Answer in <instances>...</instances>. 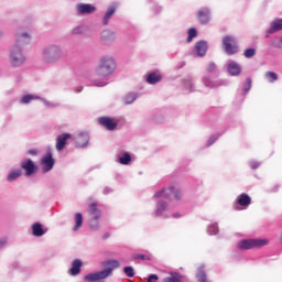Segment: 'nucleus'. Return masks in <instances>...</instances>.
Here are the masks:
<instances>
[{
    "label": "nucleus",
    "mask_w": 282,
    "mask_h": 282,
    "mask_svg": "<svg viewBox=\"0 0 282 282\" xmlns=\"http://www.w3.org/2000/svg\"><path fill=\"white\" fill-rule=\"evenodd\" d=\"M80 268H83V261L75 259L72 262V268L68 271L70 276H76V275L80 274Z\"/></svg>",
    "instance_id": "nucleus-17"
},
{
    "label": "nucleus",
    "mask_w": 282,
    "mask_h": 282,
    "mask_svg": "<svg viewBox=\"0 0 282 282\" xmlns=\"http://www.w3.org/2000/svg\"><path fill=\"white\" fill-rule=\"evenodd\" d=\"M268 246V239H246L237 243L238 250H252V248H263Z\"/></svg>",
    "instance_id": "nucleus-2"
},
{
    "label": "nucleus",
    "mask_w": 282,
    "mask_h": 282,
    "mask_svg": "<svg viewBox=\"0 0 282 282\" xmlns=\"http://www.w3.org/2000/svg\"><path fill=\"white\" fill-rule=\"evenodd\" d=\"M264 78H267V80H269L270 83H274L279 80V75H276V73L274 72H267L264 74Z\"/></svg>",
    "instance_id": "nucleus-29"
},
{
    "label": "nucleus",
    "mask_w": 282,
    "mask_h": 282,
    "mask_svg": "<svg viewBox=\"0 0 282 282\" xmlns=\"http://www.w3.org/2000/svg\"><path fill=\"white\" fill-rule=\"evenodd\" d=\"M184 275L180 272H170L167 276L163 278L162 282H183Z\"/></svg>",
    "instance_id": "nucleus-15"
},
{
    "label": "nucleus",
    "mask_w": 282,
    "mask_h": 282,
    "mask_svg": "<svg viewBox=\"0 0 282 282\" xmlns=\"http://www.w3.org/2000/svg\"><path fill=\"white\" fill-rule=\"evenodd\" d=\"M98 219L100 218H91L88 221L89 228H91V230H98V228H100V225L98 224Z\"/></svg>",
    "instance_id": "nucleus-32"
},
{
    "label": "nucleus",
    "mask_w": 282,
    "mask_h": 282,
    "mask_svg": "<svg viewBox=\"0 0 282 282\" xmlns=\"http://www.w3.org/2000/svg\"><path fill=\"white\" fill-rule=\"evenodd\" d=\"M83 228V214L77 213L75 214V226L73 228L74 231L80 230Z\"/></svg>",
    "instance_id": "nucleus-26"
},
{
    "label": "nucleus",
    "mask_w": 282,
    "mask_h": 282,
    "mask_svg": "<svg viewBox=\"0 0 282 282\" xmlns=\"http://www.w3.org/2000/svg\"><path fill=\"white\" fill-rule=\"evenodd\" d=\"M256 55H257V50L256 48H247L243 52L245 58H252Z\"/></svg>",
    "instance_id": "nucleus-33"
},
{
    "label": "nucleus",
    "mask_w": 282,
    "mask_h": 282,
    "mask_svg": "<svg viewBox=\"0 0 282 282\" xmlns=\"http://www.w3.org/2000/svg\"><path fill=\"white\" fill-rule=\"evenodd\" d=\"M228 72L231 76H239L241 74V66L236 62H231L228 65Z\"/></svg>",
    "instance_id": "nucleus-21"
},
{
    "label": "nucleus",
    "mask_w": 282,
    "mask_h": 282,
    "mask_svg": "<svg viewBox=\"0 0 282 282\" xmlns=\"http://www.w3.org/2000/svg\"><path fill=\"white\" fill-rule=\"evenodd\" d=\"M215 69H217V65L215 63H209L207 65V72L212 73L215 72Z\"/></svg>",
    "instance_id": "nucleus-41"
},
{
    "label": "nucleus",
    "mask_w": 282,
    "mask_h": 282,
    "mask_svg": "<svg viewBox=\"0 0 282 282\" xmlns=\"http://www.w3.org/2000/svg\"><path fill=\"white\" fill-rule=\"evenodd\" d=\"M209 232L210 235H217V232H219V229L217 228V226L213 225L212 227H209Z\"/></svg>",
    "instance_id": "nucleus-42"
},
{
    "label": "nucleus",
    "mask_w": 282,
    "mask_h": 282,
    "mask_svg": "<svg viewBox=\"0 0 282 282\" xmlns=\"http://www.w3.org/2000/svg\"><path fill=\"white\" fill-rule=\"evenodd\" d=\"M29 155H36V150H29Z\"/></svg>",
    "instance_id": "nucleus-47"
},
{
    "label": "nucleus",
    "mask_w": 282,
    "mask_h": 282,
    "mask_svg": "<svg viewBox=\"0 0 282 282\" xmlns=\"http://www.w3.org/2000/svg\"><path fill=\"white\" fill-rule=\"evenodd\" d=\"M67 140H72L70 133H63L57 135L55 149L57 151H63V149H65V144H67Z\"/></svg>",
    "instance_id": "nucleus-9"
},
{
    "label": "nucleus",
    "mask_w": 282,
    "mask_h": 282,
    "mask_svg": "<svg viewBox=\"0 0 282 282\" xmlns=\"http://www.w3.org/2000/svg\"><path fill=\"white\" fill-rule=\"evenodd\" d=\"M21 169H23V171H25V175L28 177H30V175H34V173H36V164H34V161H32L31 159L23 161L21 163Z\"/></svg>",
    "instance_id": "nucleus-8"
},
{
    "label": "nucleus",
    "mask_w": 282,
    "mask_h": 282,
    "mask_svg": "<svg viewBox=\"0 0 282 282\" xmlns=\"http://www.w3.org/2000/svg\"><path fill=\"white\" fill-rule=\"evenodd\" d=\"M281 30H282V19H275L271 22V26L267 31V36L269 34H274V32H281Z\"/></svg>",
    "instance_id": "nucleus-16"
},
{
    "label": "nucleus",
    "mask_w": 282,
    "mask_h": 282,
    "mask_svg": "<svg viewBox=\"0 0 282 282\" xmlns=\"http://www.w3.org/2000/svg\"><path fill=\"white\" fill-rule=\"evenodd\" d=\"M76 144L79 149H85L89 144V134L82 132L76 137Z\"/></svg>",
    "instance_id": "nucleus-12"
},
{
    "label": "nucleus",
    "mask_w": 282,
    "mask_h": 282,
    "mask_svg": "<svg viewBox=\"0 0 282 282\" xmlns=\"http://www.w3.org/2000/svg\"><path fill=\"white\" fill-rule=\"evenodd\" d=\"M116 70V61L112 57L104 56L99 61V65L97 67V75L101 76L102 78L107 76H111Z\"/></svg>",
    "instance_id": "nucleus-1"
},
{
    "label": "nucleus",
    "mask_w": 282,
    "mask_h": 282,
    "mask_svg": "<svg viewBox=\"0 0 282 282\" xmlns=\"http://www.w3.org/2000/svg\"><path fill=\"white\" fill-rule=\"evenodd\" d=\"M250 167H251V169H259V162L252 161V162L250 163Z\"/></svg>",
    "instance_id": "nucleus-44"
},
{
    "label": "nucleus",
    "mask_w": 282,
    "mask_h": 282,
    "mask_svg": "<svg viewBox=\"0 0 282 282\" xmlns=\"http://www.w3.org/2000/svg\"><path fill=\"white\" fill-rule=\"evenodd\" d=\"M198 21L203 24L206 25L208 21H210V11L208 9H202L197 13Z\"/></svg>",
    "instance_id": "nucleus-18"
},
{
    "label": "nucleus",
    "mask_w": 282,
    "mask_h": 282,
    "mask_svg": "<svg viewBox=\"0 0 282 282\" xmlns=\"http://www.w3.org/2000/svg\"><path fill=\"white\" fill-rule=\"evenodd\" d=\"M21 43H23V40L19 39L18 45H14L11 50V63L15 67L18 65H23V63H25V57L21 53V48H19V45H21Z\"/></svg>",
    "instance_id": "nucleus-4"
},
{
    "label": "nucleus",
    "mask_w": 282,
    "mask_h": 282,
    "mask_svg": "<svg viewBox=\"0 0 282 282\" xmlns=\"http://www.w3.org/2000/svg\"><path fill=\"white\" fill-rule=\"evenodd\" d=\"M104 239H109V234H106V235L104 236Z\"/></svg>",
    "instance_id": "nucleus-49"
},
{
    "label": "nucleus",
    "mask_w": 282,
    "mask_h": 282,
    "mask_svg": "<svg viewBox=\"0 0 282 282\" xmlns=\"http://www.w3.org/2000/svg\"><path fill=\"white\" fill-rule=\"evenodd\" d=\"M98 122L99 124H101V127H105V129H107L108 131H116L118 127V122L111 119L110 117H101L98 119Z\"/></svg>",
    "instance_id": "nucleus-7"
},
{
    "label": "nucleus",
    "mask_w": 282,
    "mask_h": 282,
    "mask_svg": "<svg viewBox=\"0 0 282 282\" xmlns=\"http://www.w3.org/2000/svg\"><path fill=\"white\" fill-rule=\"evenodd\" d=\"M237 204L243 208H248L249 205L252 204V198L250 195L242 193L237 197Z\"/></svg>",
    "instance_id": "nucleus-13"
},
{
    "label": "nucleus",
    "mask_w": 282,
    "mask_h": 282,
    "mask_svg": "<svg viewBox=\"0 0 282 282\" xmlns=\"http://www.w3.org/2000/svg\"><path fill=\"white\" fill-rule=\"evenodd\" d=\"M250 87H252V79L247 78L245 83V91H250Z\"/></svg>",
    "instance_id": "nucleus-39"
},
{
    "label": "nucleus",
    "mask_w": 282,
    "mask_h": 282,
    "mask_svg": "<svg viewBox=\"0 0 282 282\" xmlns=\"http://www.w3.org/2000/svg\"><path fill=\"white\" fill-rule=\"evenodd\" d=\"M21 173H22L21 170L11 172L7 177L8 182H14V180H18V177H21Z\"/></svg>",
    "instance_id": "nucleus-30"
},
{
    "label": "nucleus",
    "mask_w": 282,
    "mask_h": 282,
    "mask_svg": "<svg viewBox=\"0 0 282 282\" xmlns=\"http://www.w3.org/2000/svg\"><path fill=\"white\" fill-rule=\"evenodd\" d=\"M4 243H8V240L6 238L0 239V248H3Z\"/></svg>",
    "instance_id": "nucleus-46"
},
{
    "label": "nucleus",
    "mask_w": 282,
    "mask_h": 282,
    "mask_svg": "<svg viewBox=\"0 0 282 282\" xmlns=\"http://www.w3.org/2000/svg\"><path fill=\"white\" fill-rule=\"evenodd\" d=\"M135 101V95L134 94H128L126 97H124V102L126 105H131L132 102Z\"/></svg>",
    "instance_id": "nucleus-37"
},
{
    "label": "nucleus",
    "mask_w": 282,
    "mask_h": 282,
    "mask_svg": "<svg viewBox=\"0 0 282 282\" xmlns=\"http://www.w3.org/2000/svg\"><path fill=\"white\" fill-rule=\"evenodd\" d=\"M133 259L139 261H151V256L142 254V253H135L133 256Z\"/></svg>",
    "instance_id": "nucleus-35"
},
{
    "label": "nucleus",
    "mask_w": 282,
    "mask_h": 282,
    "mask_svg": "<svg viewBox=\"0 0 282 282\" xmlns=\"http://www.w3.org/2000/svg\"><path fill=\"white\" fill-rule=\"evenodd\" d=\"M54 164H55V161H54L52 151H47L46 154H44L41 160L42 171L44 173H50V171L54 169Z\"/></svg>",
    "instance_id": "nucleus-6"
},
{
    "label": "nucleus",
    "mask_w": 282,
    "mask_h": 282,
    "mask_svg": "<svg viewBox=\"0 0 282 282\" xmlns=\"http://www.w3.org/2000/svg\"><path fill=\"white\" fill-rule=\"evenodd\" d=\"M195 47L198 56H206V52H208V44L206 42H197Z\"/></svg>",
    "instance_id": "nucleus-20"
},
{
    "label": "nucleus",
    "mask_w": 282,
    "mask_h": 282,
    "mask_svg": "<svg viewBox=\"0 0 282 282\" xmlns=\"http://www.w3.org/2000/svg\"><path fill=\"white\" fill-rule=\"evenodd\" d=\"M196 279L198 282H208V276L206 275V272L204 271V267H200L197 269Z\"/></svg>",
    "instance_id": "nucleus-24"
},
{
    "label": "nucleus",
    "mask_w": 282,
    "mask_h": 282,
    "mask_svg": "<svg viewBox=\"0 0 282 282\" xmlns=\"http://www.w3.org/2000/svg\"><path fill=\"white\" fill-rule=\"evenodd\" d=\"M197 36V29L192 28L188 30L187 43H191L193 39Z\"/></svg>",
    "instance_id": "nucleus-34"
},
{
    "label": "nucleus",
    "mask_w": 282,
    "mask_h": 282,
    "mask_svg": "<svg viewBox=\"0 0 282 282\" xmlns=\"http://www.w3.org/2000/svg\"><path fill=\"white\" fill-rule=\"evenodd\" d=\"M22 36H23V39H30V35L26 33H23Z\"/></svg>",
    "instance_id": "nucleus-48"
},
{
    "label": "nucleus",
    "mask_w": 282,
    "mask_h": 282,
    "mask_svg": "<svg viewBox=\"0 0 282 282\" xmlns=\"http://www.w3.org/2000/svg\"><path fill=\"white\" fill-rule=\"evenodd\" d=\"M116 14V9L113 7H109L106 14L104 15V25H109V19Z\"/></svg>",
    "instance_id": "nucleus-25"
},
{
    "label": "nucleus",
    "mask_w": 282,
    "mask_h": 282,
    "mask_svg": "<svg viewBox=\"0 0 282 282\" xmlns=\"http://www.w3.org/2000/svg\"><path fill=\"white\" fill-rule=\"evenodd\" d=\"M105 85H107L105 82L95 83V87H105Z\"/></svg>",
    "instance_id": "nucleus-45"
},
{
    "label": "nucleus",
    "mask_w": 282,
    "mask_h": 282,
    "mask_svg": "<svg viewBox=\"0 0 282 282\" xmlns=\"http://www.w3.org/2000/svg\"><path fill=\"white\" fill-rule=\"evenodd\" d=\"M171 195H174L175 199H182V192L177 189L175 185H170L167 189H161L154 194V197H164V199H171Z\"/></svg>",
    "instance_id": "nucleus-3"
},
{
    "label": "nucleus",
    "mask_w": 282,
    "mask_h": 282,
    "mask_svg": "<svg viewBox=\"0 0 282 282\" xmlns=\"http://www.w3.org/2000/svg\"><path fill=\"white\" fill-rule=\"evenodd\" d=\"M39 96H34V95H25L20 99V102H22L23 105H28L30 102H32V100H39Z\"/></svg>",
    "instance_id": "nucleus-28"
},
{
    "label": "nucleus",
    "mask_w": 282,
    "mask_h": 282,
    "mask_svg": "<svg viewBox=\"0 0 282 282\" xmlns=\"http://www.w3.org/2000/svg\"><path fill=\"white\" fill-rule=\"evenodd\" d=\"M88 214L91 218H95V219H100V217H102V212L98 209V204L96 203L89 204Z\"/></svg>",
    "instance_id": "nucleus-14"
},
{
    "label": "nucleus",
    "mask_w": 282,
    "mask_h": 282,
    "mask_svg": "<svg viewBox=\"0 0 282 282\" xmlns=\"http://www.w3.org/2000/svg\"><path fill=\"white\" fill-rule=\"evenodd\" d=\"M0 36H3V33H2V32H0Z\"/></svg>",
    "instance_id": "nucleus-50"
},
{
    "label": "nucleus",
    "mask_w": 282,
    "mask_h": 282,
    "mask_svg": "<svg viewBox=\"0 0 282 282\" xmlns=\"http://www.w3.org/2000/svg\"><path fill=\"white\" fill-rule=\"evenodd\" d=\"M123 272L126 276H129L130 279H132V276H135V271L133 270V267H124Z\"/></svg>",
    "instance_id": "nucleus-36"
},
{
    "label": "nucleus",
    "mask_w": 282,
    "mask_h": 282,
    "mask_svg": "<svg viewBox=\"0 0 282 282\" xmlns=\"http://www.w3.org/2000/svg\"><path fill=\"white\" fill-rule=\"evenodd\" d=\"M78 14H94L96 7L91 4L79 3L76 7Z\"/></svg>",
    "instance_id": "nucleus-11"
},
{
    "label": "nucleus",
    "mask_w": 282,
    "mask_h": 282,
    "mask_svg": "<svg viewBox=\"0 0 282 282\" xmlns=\"http://www.w3.org/2000/svg\"><path fill=\"white\" fill-rule=\"evenodd\" d=\"M73 34H83V26H77L73 29Z\"/></svg>",
    "instance_id": "nucleus-43"
},
{
    "label": "nucleus",
    "mask_w": 282,
    "mask_h": 282,
    "mask_svg": "<svg viewBox=\"0 0 282 282\" xmlns=\"http://www.w3.org/2000/svg\"><path fill=\"white\" fill-rule=\"evenodd\" d=\"M223 45L225 47L226 54L232 56L239 52V46L237 45V40L235 37L227 35L223 39Z\"/></svg>",
    "instance_id": "nucleus-5"
},
{
    "label": "nucleus",
    "mask_w": 282,
    "mask_h": 282,
    "mask_svg": "<svg viewBox=\"0 0 282 282\" xmlns=\"http://www.w3.org/2000/svg\"><path fill=\"white\" fill-rule=\"evenodd\" d=\"M160 281V276L158 274H151L148 279L147 282H158Z\"/></svg>",
    "instance_id": "nucleus-40"
},
{
    "label": "nucleus",
    "mask_w": 282,
    "mask_h": 282,
    "mask_svg": "<svg viewBox=\"0 0 282 282\" xmlns=\"http://www.w3.org/2000/svg\"><path fill=\"white\" fill-rule=\"evenodd\" d=\"M129 162H131V154H129V152L123 153V155L119 158L120 164L127 165Z\"/></svg>",
    "instance_id": "nucleus-31"
},
{
    "label": "nucleus",
    "mask_w": 282,
    "mask_h": 282,
    "mask_svg": "<svg viewBox=\"0 0 282 282\" xmlns=\"http://www.w3.org/2000/svg\"><path fill=\"white\" fill-rule=\"evenodd\" d=\"M164 210H166V202L160 200L156 205V210H155L156 217H160V215H162Z\"/></svg>",
    "instance_id": "nucleus-27"
},
{
    "label": "nucleus",
    "mask_w": 282,
    "mask_h": 282,
    "mask_svg": "<svg viewBox=\"0 0 282 282\" xmlns=\"http://www.w3.org/2000/svg\"><path fill=\"white\" fill-rule=\"evenodd\" d=\"M34 237H43L45 235V230H43V225L41 223H35L32 226Z\"/></svg>",
    "instance_id": "nucleus-23"
},
{
    "label": "nucleus",
    "mask_w": 282,
    "mask_h": 282,
    "mask_svg": "<svg viewBox=\"0 0 282 282\" xmlns=\"http://www.w3.org/2000/svg\"><path fill=\"white\" fill-rule=\"evenodd\" d=\"M160 80H162V75L158 73H150L147 77V83H149V85H155L160 83Z\"/></svg>",
    "instance_id": "nucleus-22"
},
{
    "label": "nucleus",
    "mask_w": 282,
    "mask_h": 282,
    "mask_svg": "<svg viewBox=\"0 0 282 282\" xmlns=\"http://www.w3.org/2000/svg\"><path fill=\"white\" fill-rule=\"evenodd\" d=\"M45 58L46 61H56V58L61 57V50H58V47L56 46H52L50 48H47L45 52Z\"/></svg>",
    "instance_id": "nucleus-10"
},
{
    "label": "nucleus",
    "mask_w": 282,
    "mask_h": 282,
    "mask_svg": "<svg viewBox=\"0 0 282 282\" xmlns=\"http://www.w3.org/2000/svg\"><path fill=\"white\" fill-rule=\"evenodd\" d=\"M101 40L104 43L109 44L116 41V33L111 30H104L101 33Z\"/></svg>",
    "instance_id": "nucleus-19"
},
{
    "label": "nucleus",
    "mask_w": 282,
    "mask_h": 282,
    "mask_svg": "<svg viewBox=\"0 0 282 282\" xmlns=\"http://www.w3.org/2000/svg\"><path fill=\"white\" fill-rule=\"evenodd\" d=\"M272 45L278 50H282V37L275 39Z\"/></svg>",
    "instance_id": "nucleus-38"
}]
</instances>
